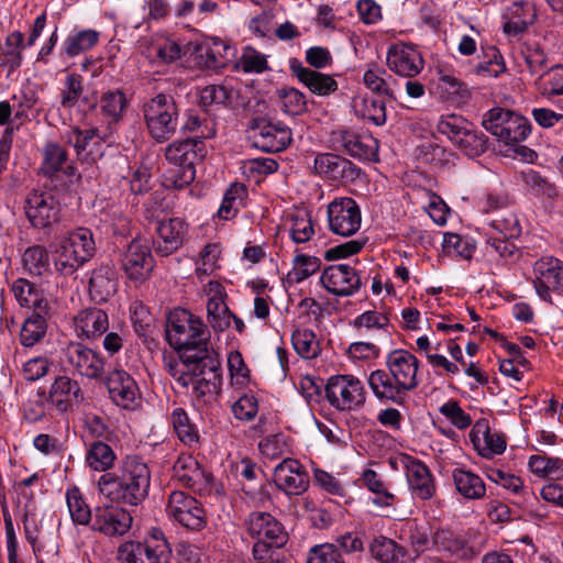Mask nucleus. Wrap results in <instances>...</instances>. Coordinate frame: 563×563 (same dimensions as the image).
Wrapping results in <instances>:
<instances>
[{"label":"nucleus","mask_w":563,"mask_h":563,"mask_svg":"<svg viewBox=\"0 0 563 563\" xmlns=\"http://www.w3.org/2000/svg\"><path fill=\"white\" fill-rule=\"evenodd\" d=\"M181 362L188 367V380L185 387L192 386L197 398L213 400L221 391V361L212 349H199L197 352L181 353Z\"/></svg>","instance_id":"f257e3e1"},{"label":"nucleus","mask_w":563,"mask_h":563,"mask_svg":"<svg viewBox=\"0 0 563 563\" xmlns=\"http://www.w3.org/2000/svg\"><path fill=\"white\" fill-rule=\"evenodd\" d=\"M165 336L168 344L180 354L210 349V335L203 321L183 308H176L168 313Z\"/></svg>","instance_id":"f03ea898"},{"label":"nucleus","mask_w":563,"mask_h":563,"mask_svg":"<svg viewBox=\"0 0 563 563\" xmlns=\"http://www.w3.org/2000/svg\"><path fill=\"white\" fill-rule=\"evenodd\" d=\"M172 547L163 530L152 527L143 542H125L118 549L119 563H168Z\"/></svg>","instance_id":"7ed1b4c3"},{"label":"nucleus","mask_w":563,"mask_h":563,"mask_svg":"<svg viewBox=\"0 0 563 563\" xmlns=\"http://www.w3.org/2000/svg\"><path fill=\"white\" fill-rule=\"evenodd\" d=\"M147 130L157 142L169 140L176 132L178 108L169 95L158 93L143 106Z\"/></svg>","instance_id":"20e7f679"},{"label":"nucleus","mask_w":563,"mask_h":563,"mask_svg":"<svg viewBox=\"0 0 563 563\" xmlns=\"http://www.w3.org/2000/svg\"><path fill=\"white\" fill-rule=\"evenodd\" d=\"M483 126L505 144L518 143L530 132L529 121L515 111L494 108L484 114Z\"/></svg>","instance_id":"39448f33"},{"label":"nucleus","mask_w":563,"mask_h":563,"mask_svg":"<svg viewBox=\"0 0 563 563\" xmlns=\"http://www.w3.org/2000/svg\"><path fill=\"white\" fill-rule=\"evenodd\" d=\"M43 397V405L48 410L64 415L71 411L75 406L85 402V393L79 382L70 376L63 374L54 378L48 391H40Z\"/></svg>","instance_id":"423d86ee"},{"label":"nucleus","mask_w":563,"mask_h":563,"mask_svg":"<svg viewBox=\"0 0 563 563\" xmlns=\"http://www.w3.org/2000/svg\"><path fill=\"white\" fill-rule=\"evenodd\" d=\"M324 393L330 405L341 411L360 408L365 402L364 386L353 375L331 376Z\"/></svg>","instance_id":"0eeeda50"},{"label":"nucleus","mask_w":563,"mask_h":563,"mask_svg":"<svg viewBox=\"0 0 563 563\" xmlns=\"http://www.w3.org/2000/svg\"><path fill=\"white\" fill-rule=\"evenodd\" d=\"M150 470L147 465L137 456H128L123 464L122 476L118 477L112 473H106L100 476L98 486L101 493L109 486H115L117 489L125 492L147 493L150 487Z\"/></svg>","instance_id":"6e6552de"},{"label":"nucleus","mask_w":563,"mask_h":563,"mask_svg":"<svg viewBox=\"0 0 563 563\" xmlns=\"http://www.w3.org/2000/svg\"><path fill=\"white\" fill-rule=\"evenodd\" d=\"M62 361L87 379L101 380L104 377L103 357L79 342H70L62 350Z\"/></svg>","instance_id":"1a4fd4ad"},{"label":"nucleus","mask_w":563,"mask_h":563,"mask_svg":"<svg viewBox=\"0 0 563 563\" xmlns=\"http://www.w3.org/2000/svg\"><path fill=\"white\" fill-rule=\"evenodd\" d=\"M120 266L130 282L142 284L147 280L154 268V258L145 241L133 239L120 255Z\"/></svg>","instance_id":"9d476101"},{"label":"nucleus","mask_w":563,"mask_h":563,"mask_svg":"<svg viewBox=\"0 0 563 563\" xmlns=\"http://www.w3.org/2000/svg\"><path fill=\"white\" fill-rule=\"evenodd\" d=\"M250 129L253 146L263 152H280L291 142V131L282 122L272 124L264 119H255Z\"/></svg>","instance_id":"9b49d317"},{"label":"nucleus","mask_w":563,"mask_h":563,"mask_svg":"<svg viewBox=\"0 0 563 563\" xmlns=\"http://www.w3.org/2000/svg\"><path fill=\"white\" fill-rule=\"evenodd\" d=\"M361 210L354 199L342 197L334 199L328 206L330 230L338 235L351 236L361 227Z\"/></svg>","instance_id":"f8f14e48"},{"label":"nucleus","mask_w":563,"mask_h":563,"mask_svg":"<svg viewBox=\"0 0 563 563\" xmlns=\"http://www.w3.org/2000/svg\"><path fill=\"white\" fill-rule=\"evenodd\" d=\"M533 286L541 299L552 302L551 291L563 288V262L553 256H544L533 265Z\"/></svg>","instance_id":"ddd939ff"},{"label":"nucleus","mask_w":563,"mask_h":563,"mask_svg":"<svg viewBox=\"0 0 563 563\" xmlns=\"http://www.w3.org/2000/svg\"><path fill=\"white\" fill-rule=\"evenodd\" d=\"M24 210L34 228L45 229L59 220V203L49 192L32 190L25 198Z\"/></svg>","instance_id":"4468645a"},{"label":"nucleus","mask_w":563,"mask_h":563,"mask_svg":"<svg viewBox=\"0 0 563 563\" xmlns=\"http://www.w3.org/2000/svg\"><path fill=\"white\" fill-rule=\"evenodd\" d=\"M313 168L327 179L344 185L354 183L362 172L347 158L332 153L318 154L314 157Z\"/></svg>","instance_id":"2eb2a0df"},{"label":"nucleus","mask_w":563,"mask_h":563,"mask_svg":"<svg viewBox=\"0 0 563 563\" xmlns=\"http://www.w3.org/2000/svg\"><path fill=\"white\" fill-rule=\"evenodd\" d=\"M188 232V225L180 218L155 222L153 247L161 256H168L179 250Z\"/></svg>","instance_id":"dca6fc26"},{"label":"nucleus","mask_w":563,"mask_h":563,"mask_svg":"<svg viewBox=\"0 0 563 563\" xmlns=\"http://www.w3.org/2000/svg\"><path fill=\"white\" fill-rule=\"evenodd\" d=\"M322 286L335 296H351L361 287V277L356 269L347 264L327 267L320 277Z\"/></svg>","instance_id":"f3484780"},{"label":"nucleus","mask_w":563,"mask_h":563,"mask_svg":"<svg viewBox=\"0 0 563 563\" xmlns=\"http://www.w3.org/2000/svg\"><path fill=\"white\" fill-rule=\"evenodd\" d=\"M247 531L257 542L285 547L288 534L283 525L268 512H252L247 520Z\"/></svg>","instance_id":"a211bd4d"},{"label":"nucleus","mask_w":563,"mask_h":563,"mask_svg":"<svg viewBox=\"0 0 563 563\" xmlns=\"http://www.w3.org/2000/svg\"><path fill=\"white\" fill-rule=\"evenodd\" d=\"M106 385L111 400L123 409H134L141 393L134 378L123 369H114L107 376Z\"/></svg>","instance_id":"6ab92c4d"},{"label":"nucleus","mask_w":563,"mask_h":563,"mask_svg":"<svg viewBox=\"0 0 563 563\" xmlns=\"http://www.w3.org/2000/svg\"><path fill=\"white\" fill-rule=\"evenodd\" d=\"M386 367L393 378L402 385L408 393L418 387L419 362L409 351L401 349L391 351L386 357Z\"/></svg>","instance_id":"aec40b11"},{"label":"nucleus","mask_w":563,"mask_h":563,"mask_svg":"<svg viewBox=\"0 0 563 563\" xmlns=\"http://www.w3.org/2000/svg\"><path fill=\"white\" fill-rule=\"evenodd\" d=\"M167 511L181 526L192 530L202 528L205 523V511L192 495H170Z\"/></svg>","instance_id":"412c9836"},{"label":"nucleus","mask_w":563,"mask_h":563,"mask_svg":"<svg viewBox=\"0 0 563 563\" xmlns=\"http://www.w3.org/2000/svg\"><path fill=\"white\" fill-rule=\"evenodd\" d=\"M387 66L399 76L412 78L423 69V59L413 46L395 44L388 49Z\"/></svg>","instance_id":"4be33fe9"},{"label":"nucleus","mask_w":563,"mask_h":563,"mask_svg":"<svg viewBox=\"0 0 563 563\" xmlns=\"http://www.w3.org/2000/svg\"><path fill=\"white\" fill-rule=\"evenodd\" d=\"M332 141L340 144L353 157L362 161L376 159L378 142L371 134H357L349 130H338L333 132Z\"/></svg>","instance_id":"5701e85b"},{"label":"nucleus","mask_w":563,"mask_h":563,"mask_svg":"<svg viewBox=\"0 0 563 563\" xmlns=\"http://www.w3.org/2000/svg\"><path fill=\"white\" fill-rule=\"evenodd\" d=\"M202 139L203 135H196L174 141L165 148L166 159L175 166L188 167L190 165L195 167V164L201 161L207 153Z\"/></svg>","instance_id":"b1692460"},{"label":"nucleus","mask_w":563,"mask_h":563,"mask_svg":"<svg viewBox=\"0 0 563 563\" xmlns=\"http://www.w3.org/2000/svg\"><path fill=\"white\" fill-rule=\"evenodd\" d=\"M131 525L132 516L120 507L108 504L95 507V528L106 536H122Z\"/></svg>","instance_id":"393cba45"},{"label":"nucleus","mask_w":563,"mask_h":563,"mask_svg":"<svg viewBox=\"0 0 563 563\" xmlns=\"http://www.w3.org/2000/svg\"><path fill=\"white\" fill-rule=\"evenodd\" d=\"M367 383L374 396L379 400L404 406L408 399V391L386 369L373 371Z\"/></svg>","instance_id":"a878e982"},{"label":"nucleus","mask_w":563,"mask_h":563,"mask_svg":"<svg viewBox=\"0 0 563 563\" xmlns=\"http://www.w3.org/2000/svg\"><path fill=\"white\" fill-rule=\"evenodd\" d=\"M118 289V274L112 263H104L95 268L89 279V295L97 302H104Z\"/></svg>","instance_id":"bb28decb"},{"label":"nucleus","mask_w":563,"mask_h":563,"mask_svg":"<svg viewBox=\"0 0 563 563\" xmlns=\"http://www.w3.org/2000/svg\"><path fill=\"white\" fill-rule=\"evenodd\" d=\"M274 482L282 490L300 488L305 493L309 477L302 465L292 459H284L274 467Z\"/></svg>","instance_id":"cd10ccee"},{"label":"nucleus","mask_w":563,"mask_h":563,"mask_svg":"<svg viewBox=\"0 0 563 563\" xmlns=\"http://www.w3.org/2000/svg\"><path fill=\"white\" fill-rule=\"evenodd\" d=\"M290 69L298 80L314 95L329 96L338 89V82L332 76L305 67L296 59L291 62Z\"/></svg>","instance_id":"c85d7f7f"},{"label":"nucleus","mask_w":563,"mask_h":563,"mask_svg":"<svg viewBox=\"0 0 563 563\" xmlns=\"http://www.w3.org/2000/svg\"><path fill=\"white\" fill-rule=\"evenodd\" d=\"M475 448L484 457L501 454L506 450V439L498 432H492L485 419L477 421L470 432Z\"/></svg>","instance_id":"c756f323"},{"label":"nucleus","mask_w":563,"mask_h":563,"mask_svg":"<svg viewBox=\"0 0 563 563\" xmlns=\"http://www.w3.org/2000/svg\"><path fill=\"white\" fill-rule=\"evenodd\" d=\"M76 333L79 338L96 339L109 328L108 314L99 308H86L74 318Z\"/></svg>","instance_id":"7c9ffc66"},{"label":"nucleus","mask_w":563,"mask_h":563,"mask_svg":"<svg viewBox=\"0 0 563 563\" xmlns=\"http://www.w3.org/2000/svg\"><path fill=\"white\" fill-rule=\"evenodd\" d=\"M51 316L52 309L45 305L32 311L25 319L20 332V342L23 346H34L44 338L47 331V319Z\"/></svg>","instance_id":"2f4dec72"},{"label":"nucleus","mask_w":563,"mask_h":563,"mask_svg":"<svg viewBox=\"0 0 563 563\" xmlns=\"http://www.w3.org/2000/svg\"><path fill=\"white\" fill-rule=\"evenodd\" d=\"M128 104L129 101L125 95L119 89L102 93L98 103L102 118L108 125L117 124L122 120Z\"/></svg>","instance_id":"473e14b6"},{"label":"nucleus","mask_w":563,"mask_h":563,"mask_svg":"<svg viewBox=\"0 0 563 563\" xmlns=\"http://www.w3.org/2000/svg\"><path fill=\"white\" fill-rule=\"evenodd\" d=\"M217 292L209 298L207 303L208 322L214 331L222 332L230 327L232 312L224 302L220 285H214Z\"/></svg>","instance_id":"72a5a7b5"},{"label":"nucleus","mask_w":563,"mask_h":563,"mask_svg":"<svg viewBox=\"0 0 563 563\" xmlns=\"http://www.w3.org/2000/svg\"><path fill=\"white\" fill-rule=\"evenodd\" d=\"M82 77L78 74H68L60 90V106L65 109H71L81 99V102L86 103L89 109H95L97 104L89 102L87 98L82 97Z\"/></svg>","instance_id":"f704fd0d"},{"label":"nucleus","mask_w":563,"mask_h":563,"mask_svg":"<svg viewBox=\"0 0 563 563\" xmlns=\"http://www.w3.org/2000/svg\"><path fill=\"white\" fill-rule=\"evenodd\" d=\"M247 197L246 187L242 184H232L225 191L222 203L218 210L221 219H233L238 212L245 206Z\"/></svg>","instance_id":"c9c22d12"},{"label":"nucleus","mask_w":563,"mask_h":563,"mask_svg":"<svg viewBox=\"0 0 563 563\" xmlns=\"http://www.w3.org/2000/svg\"><path fill=\"white\" fill-rule=\"evenodd\" d=\"M372 555L383 563H405L406 551L394 540L378 537L369 544Z\"/></svg>","instance_id":"e433bc0d"},{"label":"nucleus","mask_w":563,"mask_h":563,"mask_svg":"<svg viewBox=\"0 0 563 563\" xmlns=\"http://www.w3.org/2000/svg\"><path fill=\"white\" fill-rule=\"evenodd\" d=\"M12 291L22 307L31 308L32 310H36L42 305L51 307L40 289L24 278H20L12 284Z\"/></svg>","instance_id":"4c0bfd02"},{"label":"nucleus","mask_w":563,"mask_h":563,"mask_svg":"<svg viewBox=\"0 0 563 563\" xmlns=\"http://www.w3.org/2000/svg\"><path fill=\"white\" fill-rule=\"evenodd\" d=\"M62 240L70 247V250L76 252L75 254L82 263L89 261L95 254L96 244L92 238V232L89 229L78 228Z\"/></svg>","instance_id":"58836bf2"},{"label":"nucleus","mask_w":563,"mask_h":563,"mask_svg":"<svg viewBox=\"0 0 563 563\" xmlns=\"http://www.w3.org/2000/svg\"><path fill=\"white\" fill-rule=\"evenodd\" d=\"M24 35L20 31L10 33L4 43V49L0 53L1 65L9 68V73L15 71L22 63Z\"/></svg>","instance_id":"ea45409f"},{"label":"nucleus","mask_w":563,"mask_h":563,"mask_svg":"<svg viewBox=\"0 0 563 563\" xmlns=\"http://www.w3.org/2000/svg\"><path fill=\"white\" fill-rule=\"evenodd\" d=\"M200 64L209 69L223 68L230 59L231 47L221 40L199 49Z\"/></svg>","instance_id":"a19ab883"},{"label":"nucleus","mask_w":563,"mask_h":563,"mask_svg":"<svg viewBox=\"0 0 563 563\" xmlns=\"http://www.w3.org/2000/svg\"><path fill=\"white\" fill-rule=\"evenodd\" d=\"M75 253L63 240L54 247V266L60 275L70 276L84 264Z\"/></svg>","instance_id":"79ce46f5"},{"label":"nucleus","mask_w":563,"mask_h":563,"mask_svg":"<svg viewBox=\"0 0 563 563\" xmlns=\"http://www.w3.org/2000/svg\"><path fill=\"white\" fill-rule=\"evenodd\" d=\"M173 428L177 438L186 445L192 446L199 441L198 430L191 423L188 415L183 408H176L172 413Z\"/></svg>","instance_id":"37998d69"},{"label":"nucleus","mask_w":563,"mask_h":563,"mask_svg":"<svg viewBox=\"0 0 563 563\" xmlns=\"http://www.w3.org/2000/svg\"><path fill=\"white\" fill-rule=\"evenodd\" d=\"M530 471L542 478L559 479L563 476V462L545 455H532L528 462Z\"/></svg>","instance_id":"c03bdc74"},{"label":"nucleus","mask_w":563,"mask_h":563,"mask_svg":"<svg viewBox=\"0 0 563 563\" xmlns=\"http://www.w3.org/2000/svg\"><path fill=\"white\" fill-rule=\"evenodd\" d=\"M115 460L110 445L104 442H93L86 454L87 464L95 471L104 472L109 470Z\"/></svg>","instance_id":"a18cd8bd"},{"label":"nucleus","mask_w":563,"mask_h":563,"mask_svg":"<svg viewBox=\"0 0 563 563\" xmlns=\"http://www.w3.org/2000/svg\"><path fill=\"white\" fill-rule=\"evenodd\" d=\"M24 268L32 275L42 276L49 271V255L42 245L27 247L23 253Z\"/></svg>","instance_id":"49530a36"},{"label":"nucleus","mask_w":563,"mask_h":563,"mask_svg":"<svg viewBox=\"0 0 563 563\" xmlns=\"http://www.w3.org/2000/svg\"><path fill=\"white\" fill-rule=\"evenodd\" d=\"M492 234L508 239H517L521 234V227L517 216L511 210H500L492 220Z\"/></svg>","instance_id":"de8ad7c7"},{"label":"nucleus","mask_w":563,"mask_h":563,"mask_svg":"<svg viewBox=\"0 0 563 563\" xmlns=\"http://www.w3.org/2000/svg\"><path fill=\"white\" fill-rule=\"evenodd\" d=\"M292 346L303 358H313L320 353V345L311 330H295L291 335Z\"/></svg>","instance_id":"09e8293b"},{"label":"nucleus","mask_w":563,"mask_h":563,"mask_svg":"<svg viewBox=\"0 0 563 563\" xmlns=\"http://www.w3.org/2000/svg\"><path fill=\"white\" fill-rule=\"evenodd\" d=\"M511 240L512 239L490 233L486 240L487 255L492 257L496 256L505 263L515 260L518 249Z\"/></svg>","instance_id":"8fccbe9b"},{"label":"nucleus","mask_w":563,"mask_h":563,"mask_svg":"<svg viewBox=\"0 0 563 563\" xmlns=\"http://www.w3.org/2000/svg\"><path fill=\"white\" fill-rule=\"evenodd\" d=\"M386 70L382 68H369L364 73V85L374 93L396 100L393 85L385 79Z\"/></svg>","instance_id":"3c124183"},{"label":"nucleus","mask_w":563,"mask_h":563,"mask_svg":"<svg viewBox=\"0 0 563 563\" xmlns=\"http://www.w3.org/2000/svg\"><path fill=\"white\" fill-rule=\"evenodd\" d=\"M521 55L529 71L538 74L548 66V55L537 41H527L521 45Z\"/></svg>","instance_id":"603ef678"},{"label":"nucleus","mask_w":563,"mask_h":563,"mask_svg":"<svg viewBox=\"0 0 563 563\" xmlns=\"http://www.w3.org/2000/svg\"><path fill=\"white\" fill-rule=\"evenodd\" d=\"M433 541L439 550L450 552L461 559L470 556L471 551L466 543L449 530H438L434 533Z\"/></svg>","instance_id":"864d4df0"},{"label":"nucleus","mask_w":563,"mask_h":563,"mask_svg":"<svg viewBox=\"0 0 563 563\" xmlns=\"http://www.w3.org/2000/svg\"><path fill=\"white\" fill-rule=\"evenodd\" d=\"M487 139L471 124V129H467L456 142V146L470 157L479 156L486 151Z\"/></svg>","instance_id":"5fc2aeb1"},{"label":"nucleus","mask_w":563,"mask_h":563,"mask_svg":"<svg viewBox=\"0 0 563 563\" xmlns=\"http://www.w3.org/2000/svg\"><path fill=\"white\" fill-rule=\"evenodd\" d=\"M66 161L67 152L56 143H48L44 147L41 172L51 177L62 169Z\"/></svg>","instance_id":"6e6d98bb"},{"label":"nucleus","mask_w":563,"mask_h":563,"mask_svg":"<svg viewBox=\"0 0 563 563\" xmlns=\"http://www.w3.org/2000/svg\"><path fill=\"white\" fill-rule=\"evenodd\" d=\"M442 247L448 255L464 260H471L475 251V245L468 239L450 232L443 235Z\"/></svg>","instance_id":"4d7b16f0"},{"label":"nucleus","mask_w":563,"mask_h":563,"mask_svg":"<svg viewBox=\"0 0 563 563\" xmlns=\"http://www.w3.org/2000/svg\"><path fill=\"white\" fill-rule=\"evenodd\" d=\"M439 88L446 92L449 98L456 103H464L471 98V90L467 86L450 74L440 73Z\"/></svg>","instance_id":"13d9d810"},{"label":"nucleus","mask_w":563,"mask_h":563,"mask_svg":"<svg viewBox=\"0 0 563 563\" xmlns=\"http://www.w3.org/2000/svg\"><path fill=\"white\" fill-rule=\"evenodd\" d=\"M522 180L526 187L537 197L554 199L558 196L555 186L533 169L522 173Z\"/></svg>","instance_id":"bf43d9fd"},{"label":"nucleus","mask_w":563,"mask_h":563,"mask_svg":"<svg viewBox=\"0 0 563 563\" xmlns=\"http://www.w3.org/2000/svg\"><path fill=\"white\" fill-rule=\"evenodd\" d=\"M471 122L456 114L441 117L437 129L439 133L445 135L452 143L456 144L462 134L471 129Z\"/></svg>","instance_id":"052dcab7"},{"label":"nucleus","mask_w":563,"mask_h":563,"mask_svg":"<svg viewBox=\"0 0 563 563\" xmlns=\"http://www.w3.org/2000/svg\"><path fill=\"white\" fill-rule=\"evenodd\" d=\"M407 479L413 490L430 493L432 477L428 467L419 461H411L407 466Z\"/></svg>","instance_id":"680f3d73"},{"label":"nucleus","mask_w":563,"mask_h":563,"mask_svg":"<svg viewBox=\"0 0 563 563\" xmlns=\"http://www.w3.org/2000/svg\"><path fill=\"white\" fill-rule=\"evenodd\" d=\"M320 264V260L316 256L297 255L288 276L292 282L300 283L318 272Z\"/></svg>","instance_id":"e2e57ef3"},{"label":"nucleus","mask_w":563,"mask_h":563,"mask_svg":"<svg viewBox=\"0 0 563 563\" xmlns=\"http://www.w3.org/2000/svg\"><path fill=\"white\" fill-rule=\"evenodd\" d=\"M196 177L195 167L175 166L168 169L164 175V186L167 188L183 189L190 185Z\"/></svg>","instance_id":"0e129e2a"},{"label":"nucleus","mask_w":563,"mask_h":563,"mask_svg":"<svg viewBox=\"0 0 563 563\" xmlns=\"http://www.w3.org/2000/svg\"><path fill=\"white\" fill-rule=\"evenodd\" d=\"M540 90L548 97L563 95V66L551 67L540 76Z\"/></svg>","instance_id":"69168bd1"},{"label":"nucleus","mask_w":563,"mask_h":563,"mask_svg":"<svg viewBox=\"0 0 563 563\" xmlns=\"http://www.w3.org/2000/svg\"><path fill=\"white\" fill-rule=\"evenodd\" d=\"M284 547H275L265 542H256L253 545V558L255 563H286L282 551Z\"/></svg>","instance_id":"338daca9"},{"label":"nucleus","mask_w":563,"mask_h":563,"mask_svg":"<svg viewBox=\"0 0 563 563\" xmlns=\"http://www.w3.org/2000/svg\"><path fill=\"white\" fill-rule=\"evenodd\" d=\"M307 563H345L334 544L316 545L309 552Z\"/></svg>","instance_id":"774afa93"}]
</instances>
